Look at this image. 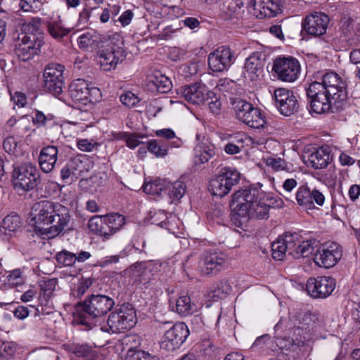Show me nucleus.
Instances as JSON below:
<instances>
[{"instance_id":"nucleus-1","label":"nucleus","mask_w":360,"mask_h":360,"mask_svg":"<svg viewBox=\"0 0 360 360\" xmlns=\"http://www.w3.org/2000/svg\"><path fill=\"white\" fill-rule=\"evenodd\" d=\"M263 192L256 186L242 188L232 195L230 206L233 207L231 220L237 226L247 222L250 219H266L269 218V210L271 207H281L283 201H275L276 205L271 202H262Z\"/></svg>"},{"instance_id":"nucleus-2","label":"nucleus","mask_w":360,"mask_h":360,"mask_svg":"<svg viewBox=\"0 0 360 360\" xmlns=\"http://www.w3.org/2000/svg\"><path fill=\"white\" fill-rule=\"evenodd\" d=\"M32 215L35 231L49 238L58 236L65 229L70 219L68 207L49 200L35 203Z\"/></svg>"},{"instance_id":"nucleus-3","label":"nucleus","mask_w":360,"mask_h":360,"mask_svg":"<svg viewBox=\"0 0 360 360\" xmlns=\"http://www.w3.org/2000/svg\"><path fill=\"white\" fill-rule=\"evenodd\" d=\"M318 241L315 239L303 240L297 233H285L271 244L272 257L282 260L288 252L295 259L304 258L312 254Z\"/></svg>"},{"instance_id":"nucleus-4","label":"nucleus","mask_w":360,"mask_h":360,"mask_svg":"<svg viewBox=\"0 0 360 360\" xmlns=\"http://www.w3.org/2000/svg\"><path fill=\"white\" fill-rule=\"evenodd\" d=\"M315 78L326 87L332 99L339 103L338 108H343L348 95L346 81L333 71L319 72L316 73Z\"/></svg>"},{"instance_id":"nucleus-5","label":"nucleus","mask_w":360,"mask_h":360,"mask_svg":"<svg viewBox=\"0 0 360 360\" xmlns=\"http://www.w3.org/2000/svg\"><path fill=\"white\" fill-rule=\"evenodd\" d=\"M136 323V311L131 304L124 303L110 314L107 321L108 328H101V330L108 333H119L130 330Z\"/></svg>"},{"instance_id":"nucleus-6","label":"nucleus","mask_w":360,"mask_h":360,"mask_svg":"<svg viewBox=\"0 0 360 360\" xmlns=\"http://www.w3.org/2000/svg\"><path fill=\"white\" fill-rule=\"evenodd\" d=\"M236 118L251 128L261 129L267 125L260 109L241 98H236L231 101Z\"/></svg>"},{"instance_id":"nucleus-7","label":"nucleus","mask_w":360,"mask_h":360,"mask_svg":"<svg viewBox=\"0 0 360 360\" xmlns=\"http://www.w3.org/2000/svg\"><path fill=\"white\" fill-rule=\"evenodd\" d=\"M326 87L317 79L311 82L307 89V96L310 101L311 109L317 114H322L333 112L335 108L337 110H342L338 108L339 103L332 99L327 92Z\"/></svg>"},{"instance_id":"nucleus-8","label":"nucleus","mask_w":360,"mask_h":360,"mask_svg":"<svg viewBox=\"0 0 360 360\" xmlns=\"http://www.w3.org/2000/svg\"><path fill=\"white\" fill-rule=\"evenodd\" d=\"M44 43L41 36L39 37L32 34L28 36L20 33L14 39L13 51L20 60L27 61L33 58L34 56L40 54Z\"/></svg>"},{"instance_id":"nucleus-9","label":"nucleus","mask_w":360,"mask_h":360,"mask_svg":"<svg viewBox=\"0 0 360 360\" xmlns=\"http://www.w3.org/2000/svg\"><path fill=\"white\" fill-rule=\"evenodd\" d=\"M112 298L105 295H91L82 302L77 304L78 310H82L93 318L106 315L114 307Z\"/></svg>"},{"instance_id":"nucleus-10","label":"nucleus","mask_w":360,"mask_h":360,"mask_svg":"<svg viewBox=\"0 0 360 360\" xmlns=\"http://www.w3.org/2000/svg\"><path fill=\"white\" fill-rule=\"evenodd\" d=\"M13 179L15 187L27 191L36 188L41 181L38 169L32 164L15 167L13 172Z\"/></svg>"},{"instance_id":"nucleus-11","label":"nucleus","mask_w":360,"mask_h":360,"mask_svg":"<svg viewBox=\"0 0 360 360\" xmlns=\"http://www.w3.org/2000/svg\"><path fill=\"white\" fill-rule=\"evenodd\" d=\"M64 69V66L58 63H50L46 67L43 74L44 91L55 96H58L63 92Z\"/></svg>"},{"instance_id":"nucleus-12","label":"nucleus","mask_w":360,"mask_h":360,"mask_svg":"<svg viewBox=\"0 0 360 360\" xmlns=\"http://www.w3.org/2000/svg\"><path fill=\"white\" fill-rule=\"evenodd\" d=\"M108 45L97 52V60L104 71H110L116 68L117 65L126 58L123 48L117 46L110 39Z\"/></svg>"},{"instance_id":"nucleus-13","label":"nucleus","mask_w":360,"mask_h":360,"mask_svg":"<svg viewBox=\"0 0 360 360\" xmlns=\"http://www.w3.org/2000/svg\"><path fill=\"white\" fill-rule=\"evenodd\" d=\"M342 257V247L333 242L321 245L314 256L315 264L326 269L333 267Z\"/></svg>"},{"instance_id":"nucleus-14","label":"nucleus","mask_w":360,"mask_h":360,"mask_svg":"<svg viewBox=\"0 0 360 360\" xmlns=\"http://www.w3.org/2000/svg\"><path fill=\"white\" fill-rule=\"evenodd\" d=\"M99 94V89L89 87V84L82 79L73 81L69 86L68 94L75 104L86 105L96 100L95 96Z\"/></svg>"},{"instance_id":"nucleus-15","label":"nucleus","mask_w":360,"mask_h":360,"mask_svg":"<svg viewBox=\"0 0 360 360\" xmlns=\"http://www.w3.org/2000/svg\"><path fill=\"white\" fill-rule=\"evenodd\" d=\"M272 70L278 79L285 82H293L300 72L299 61L292 57L277 58L274 61Z\"/></svg>"},{"instance_id":"nucleus-16","label":"nucleus","mask_w":360,"mask_h":360,"mask_svg":"<svg viewBox=\"0 0 360 360\" xmlns=\"http://www.w3.org/2000/svg\"><path fill=\"white\" fill-rule=\"evenodd\" d=\"M336 286L335 278L331 276L309 278L306 283L308 294L313 298L325 299L330 296Z\"/></svg>"},{"instance_id":"nucleus-17","label":"nucleus","mask_w":360,"mask_h":360,"mask_svg":"<svg viewBox=\"0 0 360 360\" xmlns=\"http://www.w3.org/2000/svg\"><path fill=\"white\" fill-rule=\"evenodd\" d=\"M275 105L278 110L284 116H290L298 111L299 103L295 93L285 88L274 90Z\"/></svg>"},{"instance_id":"nucleus-18","label":"nucleus","mask_w":360,"mask_h":360,"mask_svg":"<svg viewBox=\"0 0 360 360\" xmlns=\"http://www.w3.org/2000/svg\"><path fill=\"white\" fill-rule=\"evenodd\" d=\"M226 256L221 252L207 251L202 254L198 268L205 275L217 274L224 269Z\"/></svg>"},{"instance_id":"nucleus-19","label":"nucleus","mask_w":360,"mask_h":360,"mask_svg":"<svg viewBox=\"0 0 360 360\" xmlns=\"http://www.w3.org/2000/svg\"><path fill=\"white\" fill-rule=\"evenodd\" d=\"M188 335L187 326L182 322L176 323L165 333L162 347L168 351H174L186 341Z\"/></svg>"},{"instance_id":"nucleus-20","label":"nucleus","mask_w":360,"mask_h":360,"mask_svg":"<svg viewBox=\"0 0 360 360\" xmlns=\"http://www.w3.org/2000/svg\"><path fill=\"white\" fill-rule=\"evenodd\" d=\"M233 60V54L230 48L221 46L209 54V68L214 72H221L227 70Z\"/></svg>"},{"instance_id":"nucleus-21","label":"nucleus","mask_w":360,"mask_h":360,"mask_svg":"<svg viewBox=\"0 0 360 360\" xmlns=\"http://www.w3.org/2000/svg\"><path fill=\"white\" fill-rule=\"evenodd\" d=\"M267 54L264 51L253 52L245 60L243 75L251 81L257 80L263 73Z\"/></svg>"},{"instance_id":"nucleus-22","label":"nucleus","mask_w":360,"mask_h":360,"mask_svg":"<svg viewBox=\"0 0 360 360\" xmlns=\"http://www.w3.org/2000/svg\"><path fill=\"white\" fill-rule=\"evenodd\" d=\"M283 0H252L250 7L258 18H272L282 11Z\"/></svg>"},{"instance_id":"nucleus-23","label":"nucleus","mask_w":360,"mask_h":360,"mask_svg":"<svg viewBox=\"0 0 360 360\" xmlns=\"http://www.w3.org/2000/svg\"><path fill=\"white\" fill-rule=\"evenodd\" d=\"M330 19L323 13L314 12L307 16L302 23L303 29L308 34L319 37L326 32Z\"/></svg>"},{"instance_id":"nucleus-24","label":"nucleus","mask_w":360,"mask_h":360,"mask_svg":"<svg viewBox=\"0 0 360 360\" xmlns=\"http://www.w3.org/2000/svg\"><path fill=\"white\" fill-rule=\"evenodd\" d=\"M160 264L154 261L136 262L131 266L132 277L136 282L147 284L155 274L160 271Z\"/></svg>"},{"instance_id":"nucleus-25","label":"nucleus","mask_w":360,"mask_h":360,"mask_svg":"<svg viewBox=\"0 0 360 360\" xmlns=\"http://www.w3.org/2000/svg\"><path fill=\"white\" fill-rule=\"evenodd\" d=\"M108 39L94 30H90L81 34L78 39L79 49L89 52H98L108 45Z\"/></svg>"},{"instance_id":"nucleus-26","label":"nucleus","mask_w":360,"mask_h":360,"mask_svg":"<svg viewBox=\"0 0 360 360\" xmlns=\"http://www.w3.org/2000/svg\"><path fill=\"white\" fill-rule=\"evenodd\" d=\"M179 91V94H181L186 101L193 105L205 103V100L210 91L205 84L201 83L183 86Z\"/></svg>"},{"instance_id":"nucleus-27","label":"nucleus","mask_w":360,"mask_h":360,"mask_svg":"<svg viewBox=\"0 0 360 360\" xmlns=\"http://www.w3.org/2000/svg\"><path fill=\"white\" fill-rule=\"evenodd\" d=\"M91 257L89 252L82 250L77 253H73L66 250L58 252L56 259L60 264L65 266H72L77 262L83 263Z\"/></svg>"},{"instance_id":"nucleus-28","label":"nucleus","mask_w":360,"mask_h":360,"mask_svg":"<svg viewBox=\"0 0 360 360\" xmlns=\"http://www.w3.org/2000/svg\"><path fill=\"white\" fill-rule=\"evenodd\" d=\"M58 148L54 146H49L41 149L39 158L40 168L45 173L53 170L57 162Z\"/></svg>"},{"instance_id":"nucleus-29","label":"nucleus","mask_w":360,"mask_h":360,"mask_svg":"<svg viewBox=\"0 0 360 360\" xmlns=\"http://www.w3.org/2000/svg\"><path fill=\"white\" fill-rule=\"evenodd\" d=\"M148 88L151 91L161 94L168 92L172 88V82L160 72L154 73L148 80Z\"/></svg>"},{"instance_id":"nucleus-30","label":"nucleus","mask_w":360,"mask_h":360,"mask_svg":"<svg viewBox=\"0 0 360 360\" xmlns=\"http://www.w3.org/2000/svg\"><path fill=\"white\" fill-rule=\"evenodd\" d=\"M46 27L49 34L57 41H61L68 36L71 30L64 26L60 17L58 19H51L46 22Z\"/></svg>"},{"instance_id":"nucleus-31","label":"nucleus","mask_w":360,"mask_h":360,"mask_svg":"<svg viewBox=\"0 0 360 360\" xmlns=\"http://www.w3.org/2000/svg\"><path fill=\"white\" fill-rule=\"evenodd\" d=\"M105 221L107 235V239L121 230L125 224V217L119 213H110L105 214Z\"/></svg>"},{"instance_id":"nucleus-32","label":"nucleus","mask_w":360,"mask_h":360,"mask_svg":"<svg viewBox=\"0 0 360 360\" xmlns=\"http://www.w3.org/2000/svg\"><path fill=\"white\" fill-rule=\"evenodd\" d=\"M330 160V155L327 148L321 147L309 156L308 162L311 167L316 169H321L327 167Z\"/></svg>"},{"instance_id":"nucleus-33","label":"nucleus","mask_w":360,"mask_h":360,"mask_svg":"<svg viewBox=\"0 0 360 360\" xmlns=\"http://www.w3.org/2000/svg\"><path fill=\"white\" fill-rule=\"evenodd\" d=\"M216 176L224 181V184L231 189L239 183L240 179V172L236 168L231 167H221Z\"/></svg>"},{"instance_id":"nucleus-34","label":"nucleus","mask_w":360,"mask_h":360,"mask_svg":"<svg viewBox=\"0 0 360 360\" xmlns=\"http://www.w3.org/2000/svg\"><path fill=\"white\" fill-rule=\"evenodd\" d=\"M186 190L184 181L178 180L174 183L166 182L165 193L167 194L172 202L179 200L185 194Z\"/></svg>"},{"instance_id":"nucleus-35","label":"nucleus","mask_w":360,"mask_h":360,"mask_svg":"<svg viewBox=\"0 0 360 360\" xmlns=\"http://www.w3.org/2000/svg\"><path fill=\"white\" fill-rule=\"evenodd\" d=\"M195 153L200 163H205L215 154V147L208 140L199 143L195 147Z\"/></svg>"},{"instance_id":"nucleus-36","label":"nucleus","mask_w":360,"mask_h":360,"mask_svg":"<svg viewBox=\"0 0 360 360\" xmlns=\"http://www.w3.org/2000/svg\"><path fill=\"white\" fill-rule=\"evenodd\" d=\"M176 311L182 316H188L197 311V306L187 295H182L176 301Z\"/></svg>"},{"instance_id":"nucleus-37","label":"nucleus","mask_w":360,"mask_h":360,"mask_svg":"<svg viewBox=\"0 0 360 360\" xmlns=\"http://www.w3.org/2000/svg\"><path fill=\"white\" fill-rule=\"evenodd\" d=\"M88 227L91 232L102 236L104 240H108V233L106 231L104 215H95L91 217L88 222Z\"/></svg>"},{"instance_id":"nucleus-38","label":"nucleus","mask_w":360,"mask_h":360,"mask_svg":"<svg viewBox=\"0 0 360 360\" xmlns=\"http://www.w3.org/2000/svg\"><path fill=\"white\" fill-rule=\"evenodd\" d=\"M209 190L212 195L222 198L228 195L232 189L215 176L210 181Z\"/></svg>"},{"instance_id":"nucleus-39","label":"nucleus","mask_w":360,"mask_h":360,"mask_svg":"<svg viewBox=\"0 0 360 360\" xmlns=\"http://www.w3.org/2000/svg\"><path fill=\"white\" fill-rule=\"evenodd\" d=\"M41 20L39 18H33L27 22L23 25L24 32L23 34L30 36V34L34 35L35 37L41 36V39L44 41V33L41 29Z\"/></svg>"},{"instance_id":"nucleus-40","label":"nucleus","mask_w":360,"mask_h":360,"mask_svg":"<svg viewBox=\"0 0 360 360\" xmlns=\"http://www.w3.org/2000/svg\"><path fill=\"white\" fill-rule=\"evenodd\" d=\"M299 326L295 330V333L297 335H301V333L307 332V333L310 331V326L314 323L315 316L311 312H304L300 314L298 316Z\"/></svg>"},{"instance_id":"nucleus-41","label":"nucleus","mask_w":360,"mask_h":360,"mask_svg":"<svg viewBox=\"0 0 360 360\" xmlns=\"http://www.w3.org/2000/svg\"><path fill=\"white\" fill-rule=\"evenodd\" d=\"M310 188L307 185L300 186L295 195V200L297 204L304 208L305 210H308L309 206L311 205V194H310Z\"/></svg>"},{"instance_id":"nucleus-42","label":"nucleus","mask_w":360,"mask_h":360,"mask_svg":"<svg viewBox=\"0 0 360 360\" xmlns=\"http://www.w3.org/2000/svg\"><path fill=\"white\" fill-rule=\"evenodd\" d=\"M166 181L161 179H155L153 181L145 183L143 191L149 195H161L165 193Z\"/></svg>"},{"instance_id":"nucleus-43","label":"nucleus","mask_w":360,"mask_h":360,"mask_svg":"<svg viewBox=\"0 0 360 360\" xmlns=\"http://www.w3.org/2000/svg\"><path fill=\"white\" fill-rule=\"evenodd\" d=\"M1 226L6 231H15L21 226V219L18 214L11 212L2 221Z\"/></svg>"},{"instance_id":"nucleus-44","label":"nucleus","mask_w":360,"mask_h":360,"mask_svg":"<svg viewBox=\"0 0 360 360\" xmlns=\"http://www.w3.org/2000/svg\"><path fill=\"white\" fill-rule=\"evenodd\" d=\"M65 349L70 353L74 354L75 356L79 357H83L88 356L91 352V347L87 345H79L76 343L66 344L65 345Z\"/></svg>"},{"instance_id":"nucleus-45","label":"nucleus","mask_w":360,"mask_h":360,"mask_svg":"<svg viewBox=\"0 0 360 360\" xmlns=\"http://www.w3.org/2000/svg\"><path fill=\"white\" fill-rule=\"evenodd\" d=\"M207 103L209 106L210 112L214 115H219L221 112V102L218 98L217 94L210 91L207 96L205 103Z\"/></svg>"},{"instance_id":"nucleus-46","label":"nucleus","mask_w":360,"mask_h":360,"mask_svg":"<svg viewBox=\"0 0 360 360\" xmlns=\"http://www.w3.org/2000/svg\"><path fill=\"white\" fill-rule=\"evenodd\" d=\"M56 285L57 280L56 278H50L44 281L40 284L41 294L46 301L52 297Z\"/></svg>"},{"instance_id":"nucleus-47","label":"nucleus","mask_w":360,"mask_h":360,"mask_svg":"<svg viewBox=\"0 0 360 360\" xmlns=\"http://www.w3.org/2000/svg\"><path fill=\"white\" fill-rule=\"evenodd\" d=\"M231 291V286L227 280H223L217 283V286L212 290V297L223 298Z\"/></svg>"},{"instance_id":"nucleus-48","label":"nucleus","mask_w":360,"mask_h":360,"mask_svg":"<svg viewBox=\"0 0 360 360\" xmlns=\"http://www.w3.org/2000/svg\"><path fill=\"white\" fill-rule=\"evenodd\" d=\"M125 360H158V359L143 350L129 349Z\"/></svg>"},{"instance_id":"nucleus-49","label":"nucleus","mask_w":360,"mask_h":360,"mask_svg":"<svg viewBox=\"0 0 360 360\" xmlns=\"http://www.w3.org/2000/svg\"><path fill=\"white\" fill-rule=\"evenodd\" d=\"M148 150L156 157H164L167 154L168 148L166 146H160L156 140H151L147 143Z\"/></svg>"},{"instance_id":"nucleus-50","label":"nucleus","mask_w":360,"mask_h":360,"mask_svg":"<svg viewBox=\"0 0 360 360\" xmlns=\"http://www.w3.org/2000/svg\"><path fill=\"white\" fill-rule=\"evenodd\" d=\"M276 344L283 354L290 356L292 354L293 339L290 338H283L277 339Z\"/></svg>"},{"instance_id":"nucleus-51","label":"nucleus","mask_w":360,"mask_h":360,"mask_svg":"<svg viewBox=\"0 0 360 360\" xmlns=\"http://www.w3.org/2000/svg\"><path fill=\"white\" fill-rule=\"evenodd\" d=\"M302 333L303 335L300 339H293V345L295 347H292V354H291V357L292 358H295L300 354L301 348L304 347L305 342L310 338L309 333H307V332H303Z\"/></svg>"},{"instance_id":"nucleus-52","label":"nucleus","mask_w":360,"mask_h":360,"mask_svg":"<svg viewBox=\"0 0 360 360\" xmlns=\"http://www.w3.org/2000/svg\"><path fill=\"white\" fill-rule=\"evenodd\" d=\"M310 194H311V201L309 202L311 205L309 206L308 210H313L314 209L315 205L318 206H322L325 202V196L323 194L320 192L319 190L314 188L312 190H310Z\"/></svg>"},{"instance_id":"nucleus-53","label":"nucleus","mask_w":360,"mask_h":360,"mask_svg":"<svg viewBox=\"0 0 360 360\" xmlns=\"http://www.w3.org/2000/svg\"><path fill=\"white\" fill-rule=\"evenodd\" d=\"M120 100L124 105L128 108L134 106L139 101L138 97L131 91L122 94L120 97Z\"/></svg>"},{"instance_id":"nucleus-54","label":"nucleus","mask_w":360,"mask_h":360,"mask_svg":"<svg viewBox=\"0 0 360 360\" xmlns=\"http://www.w3.org/2000/svg\"><path fill=\"white\" fill-rule=\"evenodd\" d=\"M122 137L125 139L127 146L130 148H135L141 142L139 140V138H143L142 135H136L134 134L124 133L122 134Z\"/></svg>"},{"instance_id":"nucleus-55","label":"nucleus","mask_w":360,"mask_h":360,"mask_svg":"<svg viewBox=\"0 0 360 360\" xmlns=\"http://www.w3.org/2000/svg\"><path fill=\"white\" fill-rule=\"evenodd\" d=\"M68 166L71 169L75 175L77 176L83 172L84 164L79 158H74L70 159L67 163Z\"/></svg>"},{"instance_id":"nucleus-56","label":"nucleus","mask_w":360,"mask_h":360,"mask_svg":"<svg viewBox=\"0 0 360 360\" xmlns=\"http://www.w3.org/2000/svg\"><path fill=\"white\" fill-rule=\"evenodd\" d=\"M353 19L349 16H343L341 18L340 25V29L345 35H347L352 30Z\"/></svg>"},{"instance_id":"nucleus-57","label":"nucleus","mask_w":360,"mask_h":360,"mask_svg":"<svg viewBox=\"0 0 360 360\" xmlns=\"http://www.w3.org/2000/svg\"><path fill=\"white\" fill-rule=\"evenodd\" d=\"M93 282L90 278H84L78 284L77 290L76 291V296H82L86 290L92 285Z\"/></svg>"},{"instance_id":"nucleus-58","label":"nucleus","mask_w":360,"mask_h":360,"mask_svg":"<svg viewBox=\"0 0 360 360\" xmlns=\"http://www.w3.org/2000/svg\"><path fill=\"white\" fill-rule=\"evenodd\" d=\"M124 257L125 254L122 252L120 255L107 256L101 262L100 265L102 267H105L112 264H116L119 262L120 258Z\"/></svg>"},{"instance_id":"nucleus-59","label":"nucleus","mask_w":360,"mask_h":360,"mask_svg":"<svg viewBox=\"0 0 360 360\" xmlns=\"http://www.w3.org/2000/svg\"><path fill=\"white\" fill-rule=\"evenodd\" d=\"M49 120H51V118L39 110L35 112V115L32 117L33 123L38 127L44 126L46 123V121Z\"/></svg>"},{"instance_id":"nucleus-60","label":"nucleus","mask_w":360,"mask_h":360,"mask_svg":"<svg viewBox=\"0 0 360 360\" xmlns=\"http://www.w3.org/2000/svg\"><path fill=\"white\" fill-rule=\"evenodd\" d=\"M21 274L20 269H15L8 274V281L13 285L20 284L23 281Z\"/></svg>"},{"instance_id":"nucleus-61","label":"nucleus","mask_w":360,"mask_h":360,"mask_svg":"<svg viewBox=\"0 0 360 360\" xmlns=\"http://www.w3.org/2000/svg\"><path fill=\"white\" fill-rule=\"evenodd\" d=\"M97 143H93L87 139H81L77 142V147L82 151L91 152L93 150Z\"/></svg>"},{"instance_id":"nucleus-62","label":"nucleus","mask_w":360,"mask_h":360,"mask_svg":"<svg viewBox=\"0 0 360 360\" xmlns=\"http://www.w3.org/2000/svg\"><path fill=\"white\" fill-rule=\"evenodd\" d=\"M118 12L117 8L115 6H113L112 8H106L103 10L102 13L100 16V20L103 23L107 22L109 19L110 18L111 14L112 15H117Z\"/></svg>"},{"instance_id":"nucleus-63","label":"nucleus","mask_w":360,"mask_h":360,"mask_svg":"<svg viewBox=\"0 0 360 360\" xmlns=\"http://www.w3.org/2000/svg\"><path fill=\"white\" fill-rule=\"evenodd\" d=\"M29 309L27 307L20 305L13 311V315L15 318L23 320L29 315Z\"/></svg>"},{"instance_id":"nucleus-64","label":"nucleus","mask_w":360,"mask_h":360,"mask_svg":"<svg viewBox=\"0 0 360 360\" xmlns=\"http://www.w3.org/2000/svg\"><path fill=\"white\" fill-rule=\"evenodd\" d=\"M267 165L275 169H283L285 167V162L281 158H269Z\"/></svg>"}]
</instances>
